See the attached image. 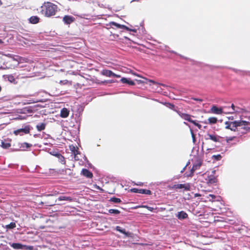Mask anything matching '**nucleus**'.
<instances>
[{"mask_svg":"<svg viewBox=\"0 0 250 250\" xmlns=\"http://www.w3.org/2000/svg\"><path fill=\"white\" fill-rule=\"evenodd\" d=\"M6 78L11 83H14L15 79L14 77L12 75H7L6 76Z\"/></svg>","mask_w":250,"mask_h":250,"instance_id":"nucleus-28","label":"nucleus"},{"mask_svg":"<svg viewBox=\"0 0 250 250\" xmlns=\"http://www.w3.org/2000/svg\"><path fill=\"white\" fill-rule=\"evenodd\" d=\"M231 107L232 109V111L229 112L230 113H233L235 112H239V110L240 108L238 107H236L233 104H231Z\"/></svg>","mask_w":250,"mask_h":250,"instance_id":"nucleus-26","label":"nucleus"},{"mask_svg":"<svg viewBox=\"0 0 250 250\" xmlns=\"http://www.w3.org/2000/svg\"><path fill=\"white\" fill-rule=\"evenodd\" d=\"M245 117L249 120L248 122H249V123L248 124V125H250V114L246 115Z\"/></svg>","mask_w":250,"mask_h":250,"instance_id":"nucleus-43","label":"nucleus"},{"mask_svg":"<svg viewBox=\"0 0 250 250\" xmlns=\"http://www.w3.org/2000/svg\"><path fill=\"white\" fill-rule=\"evenodd\" d=\"M32 146V145L31 144L26 143V142L23 143V144H21V146L23 148L25 147L26 148H29L30 147H31Z\"/></svg>","mask_w":250,"mask_h":250,"instance_id":"nucleus-33","label":"nucleus"},{"mask_svg":"<svg viewBox=\"0 0 250 250\" xmlns=\"http://www.w3.org/2000/svg\"><path fill=\"white\" fill-rule=\"evenodd\" d=\"M30 128L29 125H26L23 128L18 129L14 131V134L15 135L20 134L21 133H24V134H28L30 132Z\"/></svg>","mask_w":250,"mask_h":250,"instance_id":"nucleus-7","label":"nucleus"},{"mask_svg":"<svg viewBox=\"0 0 250 250\" xmlns=\"http://www.w3.org/2000/svg\"><path fill=\"white\" fill-rule=\"evenodd\" d=\"M78 155L79 154H76L74 155V158L76 161H79L80 159L79 157L78 156Z\"/></svg>","mask_w":250,"mask_h":250,"instance_id":"nucleus-41","label":"nucleus"},{"mask_svg":"<svg viewBox=\"0 0 250 250\" xmlns=\"http://www.w3.org/2000/svg\"><path fill=\"white\" fill-rule=\"evenodd\" d=\"M102 75L106 77H113L115 78H120L121 76L119 75H117L113 73L112 71L107 69H103L101 72Z\"/></svg>","mask_w":250,"mask_h":250,"instance_id":"nucleus-5","label":"nucleus"},{"mask_svg":"<svg viewBox=\"0 0 250 250\" xmlns=\"http://www.w3.org/2000/svg\"><path fill=\"white\" fill-rule=\"evenodd\" d=\"M217 182V178L213 176L208 177V183L209 184H214Z\"/></svg>","mask_w":250,"mask_h":250,"instance_id":"nucleus-22","label":"nucleus"},{"mask_svg":"<svg viewBox=\"0 0 250 250\" xmlns=\"http://www.w3.org/2000/svg\"><path fill=\"white\" fill-rule=\"evenodd\" d=\"M2 43H3V42L1 39H0V44H1Z\"/></svg>","mask_w":250,"mask_h":250,"instance_id":"nucleus-51","label":"nucleus"},{"mask_svg":"<svg viewBox=\"0 0 250 250\" xmlns=\"http://www.w3.org/2000/svg\"><path fill=\"white\" fill-rule=\"evenodd\" d=\"M146 80L148 81V82H150V83H152V84L156 85H163V86L164 85V84L158 83H157V82H155V81H153L152 80H148V79H146Z\"/></svg>","mask_w":250,"mask_h":250,"instance_id":"nucleus-34","label":"nucleus"},{"mask_svg":"<svg viewBox=\"0 0 250 250\" xmlns=\"http://www.w3.org/2000/svg\"><path fill=\"white\" fill-rule=\"evenodd\" d=\"M130 191L133 193H138L143 194H151V191L150 190L146 189H139L137 188H133L130 189Z\"/></svg>","mask_w":250,"mask_h":250,"instance_id":"nucleus-6","label":"nucleus"},{"mask_svg":"<svg viewBox=\"0 0 250 250\" xmlns=\"http://www.w3.org/2000/svg\"><path fill=\"white\" fill-rule=\"evenodd\" d=\"M115 229L123 233V234H125L126 236L127 237H130L131 236V233L129 232H126L125 230V229H122V227H120V226H116V228H115Z\"/></svg>","mask_w":250,"mask_h":250,"instance_id":"nucleus-14","label":"nucleus"},{"mask_svg":"<svg viewBox=\"0 0 250 250\" xmlns=\"http://www.w3.org/2000/svg\"><path fill=\"white\" fill-rule=\"evenodd\" d=\"M169 189H181V188H184L186 190H189L190 189V186L188 184H175L172 186H168Z\"/></svg>","mask_w":250,"mask_h":250,"instance_id":"nucleus-4","label":"nucleus"},{"mask_svg":"<svg viewBox=\"0 0 250 250\" xmlns=\"http://www.w3.org/2000/svg\"><path fill=\"white\" fill-rule=\"evenodd\" d=\"M121 82L123 83H127L129 85H135V83L132 81L130 79H127L126 78H122L121 79Z\"/></svg>","mask_w":250,"mask_h":250,"instance_id":"nucleus-17","label":"nucleus"},{"mask_svg":"<svg viewBox=\"0 0 250 250\" xmlns=\"http://www.w3.org/2000/svg\"><path fill=\"white\" fill-rule=\"evenodd\" d=\"M69 111L66 108H63L61 111L60 113V116L62 118H65L69 116Z\"/></svg>","mask_w":250,"mask_h":250,"instance_id":"nucleus-16","label":"nucleus"},{"mask_svg":"<svg viewBox=\"0 0 250 250\" xmlns=\"http://www.w3.org/2000/svg\"><path fill=\"white\" fill-rule=\"evenodd\" d=\"M104 83V82H102L101 83Z\"/></svg>","mask_w":250,"mask_h":250,"instance_id":"nucleus-59","label":"nucleus"},{"mask_svg":"<svg viewBox=\"0 0 250 250\" xmlns=\"http://www.w3.org/2000/svg\"><path fill=\"white\" fill-rule=\"evenodd\" d=\"M2 2L1 1V0H0V5H2Z\"/></svg>","mask_w":250,"mask_h":250,"instance_id":"nucleus-53","label":"nucleus"},{"mask_svg":"<svg viewBox=\"0 0 250 250\" xmlns=\"http://www.w3.org/2000/svg\"><path fill=\"white\" fill-rule=\"evenodd\" d=\"M59 201H68L69 202H71L73 201H74L75 200L74 198L70 196H67L66 195H62L58 197L57 199Z\"/></svg>","mask_w":250,"mask_h":250,"instance_id":"nucleus-12","label":"nucleus"},{"mask_svg":"<svg viewBox=\"0 0 250 250\" xmlns=\"http://www.w3.org/2000/svg\"><path fill=\"white\" fill-rule=\"evenodd\" d=\"M12 246L13 248L16 249H20L22 248V245L19 243H13Z\"/></svg>","mask_w":250,"mask_h":250,"instance_id":"nucleus-31","label":"nucleus"},{"mask_svg":"<svg viewBox=\"0 0 250 250\" xmlns=\"http://www.w3.org/2000/svg\"><path fill=\"white\" fill-rule=\"evenodd\" d=\"M40 21V18L37 16H31L29 19V21L32 24H37Z\"/></svg>","mask_w":250,"mask_h":250,"instance_id":"nucleus-18","label":"nucleus"},{"mask_svg":"<svg viewBox=\"0 0 250 250\" xmlns=\"http://www.w3.org/2000/svg\"><path fill=\"white\" fill-rule=\"evenodd\" d=\"M234 138H235V137H227L226 141L227 142L229 143L230 141H232Z\"/></svg>","mask_w":250,"mask_h":250,"instance_id":"nucleus-37","label":"nucleus"},{"mask_svg":"<svg viewBox=\"0 0 250 250\" xmlns=\"http://www.w3.org/2000/svg\"><path fill=\"white\" fill-rule=\"evenodd\" d=\"M249 122L246 121H239L234 122H226L225 125L226 128L230 129L232 131H236L238 127L242 126L243 125H248Z\"/></svg>","mask_w":250,"mask_h":250,"instance_id":"nucleus-2","label":"nucleus"},{"mask_svg":"<svg viewBox=\"0 0 250 250\" xmlns=\"http://www.w3.org/2000/svg\"><path fill=\"white\" fill-rule=\"evenodd\" d=\"M44 228H45L44 226H41L40 227V228H41V229H44Z\"/></svg>","mask_w":250,"mask_h":250,"instance_id":"nucleus-52","label":"nucleus"},{"mask_svg":"<svg viewBox=\"0 0 250 250\" xmlns=\"http://www.w3.org/2000/svg\"><path fill=\"white\" fill-rule=\"evenodd\" d=\"M1 86H0V92L1 91Z\"/></svg>","mask_w":250,"mask_h":250,"instance_id":"nucleus-55","label":"nucleus"},{"mask_svg":"<svg viewBox=\"0 0 250 250\" xmlns=\"http://www.w3.org/2000/svg\"><path fill=\"white\" fill-rule=\"evenodd\" d=\"M56 156L59 159L60 162L64 165L65 164V158L61 154H57Z\"/></svg>","mask_w":250,"mask_h":250,"instance_id":"nucleus-25","label":"nucleus"},{"mask_svg":"<svg viewBox=\"0 0 250 250\" xmlns=\"http://www.w3.org/2000/svg\"><path fill=\"white\" fill-rule=\"evenodd\" d=\"M43 101L41 100H36L35 101H34L33 103H37V102H42Z\"/></svg>","mask_w":250,"mask_h":250,"instance_id":"nucleus-45","label":"nucleus"},{"mask_svg":"<svg viewBox=\"0 0 250 250\" xmlns=\"http://www.w3.org/2000/svg\"><path fill=\"white\" fill-rule=\"evenodd\" d=\"M139 82H140L141 83H145V82H143V81H139Z\"/></svg>","mask_w":250,"mask_h":250,"instance_id":"nucleus-54","label":"nucleus"},{"mask_svg":"<svg viewBox=\"0 0 250 250\" xmlns=\"http://www.w3.org/2000/svg\"><path fill=\"white\" fill-rule=\"evenodd\" d=\"M1 146L4 148H8L11 146L10 143L2 142Z\"/></svg>","mask_w":250,"mask_h":250,"instance_id":"nucleus-29","label":"nucleus"},{"mask_svg":"<svg viewBox=\"0 0 250 250\" xmlns=\"http://www.w3.org/2000/svg\"><path fill=\"white\" fill-rule=\"evenodd\" d=\"M231 119V120H233V118H232V117L229 118V119Z\"/></svg>","mask_w":250,"mask_h":250,"instance_id":"nucleus-57","label":"nucleus"},{"mask_svg":"<svg viewBox=\"0 0 250 250\" xmlns=\"http://www.w3.org/2000/svg\"><path fill=\"white\" fill-rule=\"evenodd\" d=\"M191 123L197 126L199 129H201L202 128V125L200 124L197 123L196 121L193 120Z\"/></svg>","mask_w":250,"mask_h":250,"instance_id":"nucleus-36","label":"nucleus"},{"mask_svg":"<svg viewBox=\"0 0 250 250\" xmlns=\"http://www.w3.org/2000/svg\"><path fill=\"white\" fill-rule=\"evenodd\" d=\"M201 164H197V165H193L192 167H193V168L195 169V170H196L197 169H198V168H199L200 167H201Z\"/></svg>","mask_w":250,"mask_h":250,"instance_id":"nucleus-39","label":"nucleus"},{"mask_svg":"<svg viewBox=\"0 0 250 250\" xmlns=\"http://www.w3.org/2000/svg\"><path fill=\"white\" fill-rule=\"evenodd\" d=\"M212 158L216 161L220 160L222 158V156L220 154L214 155L212 156Z\"/></svg>","mask_w":250,"mask_h":250,"instance_id":"nucleus-35","label":"nucleus"},{"mask_svg":"<svg viewBox=\"0 0 250 250\" xmlns=\"http://www.w3.org/2000/svg\"><path fill=\"white\" fill-rule=\"evenodd\" d=\"M57 5L50 2H44L41 6V13L46 17H49L56 14Z\"/></svg>","mask_w":250,"mask_h":250,"instance_id":"nucleus-1","label":"nucleus"},{"mask_svg":"<svg viewBox=\"0 0 250 250\" xmlns=\"http://www.w3.org/2000/svg\"><path fill=\"white\" fill-rule=\"evenodd\" d=\"M59 83L62 85H71L72 84V82L71 81H69L67 80H61L60 81Z\"/></svg>","mask_w":250,"mask_h":250,"instance_id":"nucleus-24","label":"nucleus"},{"mask_svg":"<svg viewBox=\"0 0 250 250\" xmlns=\"http://www.w3.org/2000/svg\"><path fill=\"white\" fill-rule=\"evenodd\" d=\"M143 184L142 183H139V184H137L136 185L138 186H142Z\"/></svg>","mask_w":250,"mask_h":250,"instance_id":"nucleus-50","label":"nucleus"},{"mask_svg":"<svg viewBox=\"0 0 250 250\" xmlns=\"http://www.w3.org/2000/svg\"><path fill=\"white\" fill-rule=\"evenodd\" d=\"M75 18L72 16L65 15L63 17L62 21L67 25L70 24L75 21Z\"/></svg>","mask_w":250,"mask_h":250,"instance_id":"nucleus-9","label":"nucleus"},{"mask_svg":"<svg viewBox=\"0 0 250 250\" xmlns=\"http://www.w3.org/2000/svg\"><path fill=\"white\" fill-rule=\"evenodd\" d=\"M186 167H187V166H186L183 168V169L181 171V173H183L184 172V171L185 170L186 168Z\"/></svg>","mask_w":250,"mask_h":250,"instance_id":"nucleus-48","label":"nucleus"},{"mask_svg":"<svg viewBox=\"0 0 250 250\" xmlns=\"http://www.w3.org/2000/svg\"><path fill=\"white\" fill-rule=\"evenodd\" d=\"M146 208L148 209V210L152 211L154 209L153 208L151 207H146Z\"/></svg>","mask_w":250,"mask_h":250,"instance_id":"nucleus-44","label":"nucleus"},{"mask_svg":"<svg viewBox=\"0 0 250 250\" xmlns=\"http://www.w3.org/2000/svg\"><path fill=\"white\" fill-rule=\"evenodd\" d=\"M111 24L112 25L116 26L118 28L125 29L127 31H132L133 32H136V31H137V30L136 29H131L125 25H121V24L117 23L115 22H112Z\"/></svg>","mask_w":250,"mask_h":250,"instance_id":"nucleus-8","label":"nucleus"},{"mask_svg":"<svg viewBox=\"0 0 250 250\" xmlns=\"http://www.w3.org/2000/svg\"><path fill=\"white\" fill-rule=\"evenodd\" d=\"M217 122V118L214 117H209L208 119V123L212 125L216 124Z\"/></svg>","mask_w":250,"mask_h":250,"instance_id":"nucleus-23","label":"nucleus"},{"mask_svg":"<svg viewBox=\"0 0 250 250\" xmlns=\"http://www.w3.org/2000/svg\"><path fill=\"white\" fill-rule=\"evenodd\" d=\"M231 119V120H233V118H232V117L229 118V119Z\"/></svg>","mask_w":250,"mask_h":250,"instance_id":"nucleus-58","label":"nucleus"},{"mask_svg":"<svg viewBox=\"0 0 250 250\" xmlns=\"http://www.w3.org/2000/svg\"><path fill=\"white\" fill-rule=\"evenodd\" d=\"M16 227V223L14 222H11L9 224L5 226V228L7 229H12Z\"/></svg>","mask_w":250,"mask_h":250,"instance_id":"nucleus-27","label":"nucleus"},{"mask_svg":"<svg viewBox=\"0 0 250 250\" xmlns=\"http://www.w3.org/2000/svg\"><path fill=\"white\" fill-rule=\"evenodd\" d=\"M210 112L215 114H222L223 113V109L221 107H218L216 105H213L210 109Z\"/></svg>","mask_w":250,"mask_h":250,"instance_id":"nucleus-10","label":"nucleus"},{"mask_svg":"<svg viewBox=\"0 0 250 250\" xmlns=\"http://www.w3.org/2000/svg\"><path fill=\"white\" fill-rule=\"evenodd\" d=\"M15 60L17 61L19 63L27 62H28V59L27 58H23L18 56H16V58H15Z\"/></svg>","mask_w":250,"mask_h":250,"instance_id":"nucleus-20","label":"nucleus"},{"mask_svg":"<svg viewBox=\"0 0 250 250\" xmlns=\"http://www.w3.org/2000/svg\"><path fill=\"white\" fill-rule=\"evenodd\" d=\"M191 132L192 137L193 138V140H195V135L192 130H191Z\"/></svg>","mask_w":250,"mask_h":250,"instance_id":"nucleus-46","label":"nucleus"},{"mask_svg":"<svg viewBox=\"0 0 250 250\" xmlns=\"http://www.w3.org/2000/svg\"><path fill=\"white\" fill-rule=\"evenodd\" d=\"M231 119V120H233V118H232V117L229 118V119Z\"/></svg>","mask_w":250,"mask_h":250,"instance_id":"nucleus-56","label":"nucleus"},{"mask_svg":"<svg viewBox=\"0 0 250 250\" xmlns=\"http://www.w3.org/2000/svg\"><path fill=\"white\" fill-rule=\"evenodd\" d=\"M201 196V195L199 193H196L195 194V197H198V196Z\"/></svg>","mask_w":250,"mask_h":250,"instance_id":"nucleus-49","label":"nucleus"},{"mask_svg":"<svg viewBox=\"0 0 250 250\" xmlns=\"http://www.w3.org/2000/svg\"><path fill=\"white\" fill-rule=\"evenodd\" d=\"M209 196L211 197L213 199H214L216 197L213 194H209Z\"/></svg>","mask_w":250,"mask_h":250,"instance_id":"nucleus-47","label":"nucleus"},{"mask_svg":"<svg viewBox=\"0 0 250 250\" xmlns=\"http://www.w3.org/2000/svg\"><path fill=\"white\" fill-rule=\"evenodd\" d=\"M176 216L179 219L182 220L187 218L188 217V215L186 212L181 211L178 212Z\"/></svg>","mask_w":250,"mask_h":250,"instance_id":"nucleus-15","label":"nucleus"},{"mask_svg":"<svg viewBox=\"0 0 250 250\" xmlns=\"http://www.w3.org/2000/svg\"><path fill=\"white\" fill-rule=\"evenodd\" d=\"M69 148L73 155L76 154H80V151L78 150V148L77 147H76L73 145H71L69 146Z\"/></svg>","mask_w":250,"mask_h":250,"instance_id":"nucleus-19","label":"nucleus"},{"mask_svg":"<svg viewBox=\"0 0 250 250\" xmlns=\"http://www.w3.org/2000/svg\"><path fill=\"white\" fill-rule=\"evenodd\" d=\"M46 127V124L44 123H42L38 124L36 125V128L38 131H41L44 129H45Z\"/></svg>","mask_w":250,"mask_h":250,"instance_id":"nucleus-21","label":"nucleus"},{"mask_svg":"<svg viewBox=\"0 0 250 250\" xmlns=\"http://www.w3.org/2000/svg\"><path fill=\"white\" fill-rule=\"evenodd\" d=\"M81 174L88 178H91L93 177L92 173L86 168H83L82 170Z\"/></svg>","mask_w":250,"mask_h":250,"instance_id":"nucleus-13","label":"nucleus"},{"mask_svg":"<svg viewBox=\"0 0 250 250\" xmlns=\"http://www.w3.org/2000/svg\"><path fill=\"white\" fill-rule=\"evenodd\" d=\"M195 169L192 167L191 169L190 173L189 175H188L187 176L192 177L193 175V172L195 171Z\"/></svg>","mask_w":250,"mask_h":250,"instance_id":"nucleus-40","label":"nucleus"},{"mask_svg":"<svg viewBox=\"0 0 250 250\" xmlns=\"http://www.w3.org/2000/svg\"><path fill=\"white\" fill-rule=\"evenodd\" d=\"M177 113L178 115L183 119L187 120L190 123L192 122L193 120L191 118V115L187 113H182L179 111H178Z\"/></svg>","mask_w":250,"mask_h":250,"instance_id":"nucleus-11","label":"nucleus"},{"mask_svg":"<svg viewBox=\"0 0 250 250\" xmlns=\"http://www.w3.org/2000/svg\"><path fill=\"white\" fill-rule=\"evenodd\" d=\"M192 99L194 100V101H198V102H201L203 101L202 99H199V98H192Z\"/></svg>","mask_w":250,"mask_h":250,"instance_id":"nucleus-42","label":"nucleus"},{"mask_svg":"<svg viewBox=\"0 0 250 250\" xmlns=\"http://www.w3.org/2000/svg\"><path fill=\"white\" fill-rule=\"evenodd\" d=\"M109 201L115 203H120L121 202V200L116 197L111 198Z\"/></svg>","mask_w":250,"mask_h":250,"instance_id":"nucleus-30","label":"nucleus"},{"mask_svg":"<svg viewBox=\"0 0 250 250\" xmlns=\"http://www.w3.org/2000/svg\"><path fill=\"white\" fill-rule=\"evenodd\" d=\"M45 204H46V206H53L56 204L55 203H51V202H49V201L46 202Z\"/></svg>","mask_w":250,"mask_h":250,"instance_id":"nucleus-38","label":"nucleus"},{"mask_svg":"<svg viewBox=\"0 0 250 250\" xmlns=\"http://www.w3.org/2000/svg\"><path fill=\"white\" fill-rule=\"evenodd\" d=\"M221 137L220 136L216 135L215 134H209L208 133L207 134L205 139L206 140H211V141H213L214 142H220V140L221 139Z\"/></svg>","mask_w":250,"mask_h":250,"instance_id":"nucleus-3","label":"nucleus"},{"mask_svg":"<svg viewBox=\"0 0 250 250\" xmlns=\"http://www.w3.org/2000/svg\"><path fill=\"white\" fill-rule=\"evenodd\" d=\"M108 212L110 213H113V214H118L120 213V211L119 210L116 209H110L108 210Z\"/></svg>","mask_w":250,"mask_h":250,"instance_id":"nucleus-32","label":"nucleus"}]
</instances>
